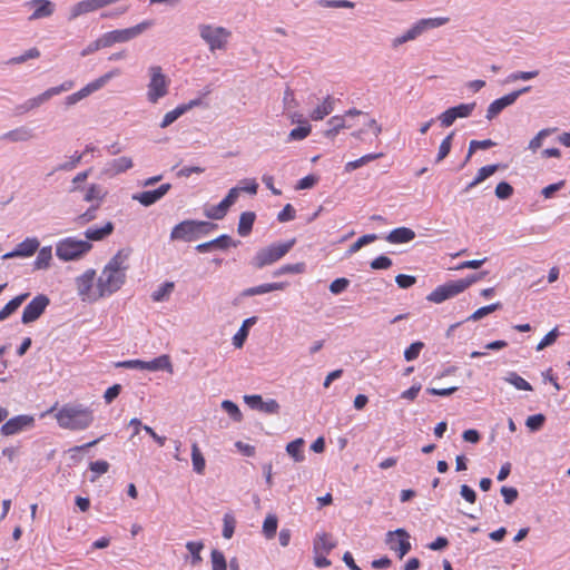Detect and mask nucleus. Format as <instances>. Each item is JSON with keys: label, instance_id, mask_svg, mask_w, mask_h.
I'll return each instance as SVG.
<instances>
[{"label": "nucleus", "instance_id": "f257e3e1", "mask_svg": "<svg viewBox=\"0 0 570 570\" xmlns=\"http://www.w3.org/2000/svg\"><path fill=\"white\" fill-rule=\"evenodd\" d=\"M129 249H119L101 271L98 281V296H110L121 288L129 268Z\"/></svg>", "mask_w": 570, "mask_h": 570}, {"label": "nucleus", "instance_id": "f03ea898", "mask_svg": "<svg viewBox=\"0 0 570 570\" xmlns=\"http://www.w3.org/2000/svg\"><path fill=\"white\" fill-rule=\"evenodd\" d=\"M58 424L63 429L85 430L94 421L92 412L81 405H63L56 414Z\"/></svg>", "mask_w": 570, "mask_h": 570}, {"label": "nucleus", "instance_id": "7ed1b4c3", "mask_svg": "<svg viewBox=\"0 0 570 570\" xmlns=\"http://www.w3.org/2000/svg\"><path fill=\"white\" fill-rule=\"evenodd\" d=\"M199 37L208 46L210 52L225 50L232 32L225 27L200 23L197 27Z\"/></svg>", "mask_w": 570, "mask_h": 570}, {"label": "nucleus", "instance_id": "20e7f679", "mask_svg": "<svg viewBox=\"0 0 570 570\" xmlns=\"http://www.w3.org/2000/svg\"><path fill=\"white\" fill-rule=\"evenodd\" d=\"M294 244L295 239L293 238L285 243L272 244L267 247L261 248L253 257L252 265L259 269L272 265L284 257Z\"/></svg>", "mask_w": 570, "mask_h": 570}, {"label": "nucleus", "instance_id": "39448f33", "mask_svg": "<svg viewBox=\"0 0 570 570\" xmlns=\"http://www.w3.org/2000/svg\"><path fill=\"white\" fill-rule=\"evenodd\" d=\"M91 248L92 245L88 240L68 237L57 244L56 254L63 262L77 261L85 256Z\"/></svg>", "mask_w": 570, "mask_h": 570}, {"label": "nucleus", "instance_id": "423d86ee", "mask_svg": "<svg viewBox=\"0 0 570 570\" xmlns=\"http://www.w3.org/2000/svg\"><path fill=\"white\" fill-rule=\"evenodd\" d=\"M150 81L148 83L147 99L151 104H156L160 98L168 94L169 80L163 73L159 66H151L148 69Z\"/></svg>", "mask_w": 570, "mask_h": 570}, {"label": "nucleus", "instance_id": "0eeeda50", "mask_svg": "<svg viewBox=\"0 0 570 570\" xmlns=\"http://www.w3.org/2000/svg\"><path fill=\"white\" fill-rule=\"evenodd\" d=\"M120 75L119 69H114L109 72H106L101 77L95 79L94 81L87 83L83 88H81L79 91L69 95L66 100L65 105L66 107H71L79 102L80 100L85 99L86 97L90 96L91 94L98 91L102 87H105L109 80Z\"/></svg>", "mask_w": 570, "mask_h": 570}, {"label": "nucleus", "instance_id": "6e6552de", "mask_svg": "<svg viewBox=\"0 0 570 570\" xmlns=\"http://www.w3.org/2000/svg\"><path fill=\"white\" fill-rule=\"evenodd\" d=\"M95 277V269H88L76 278L77 292L82 301L95 302L102 297L98 296V285L94 288Z\"/></svg>", "mask_w": 570, "mask_h": 570}, {"label": "nucleus", "instance_id": "1a4fd4ad", "mask_svg": "<svg viewBox=\"0 0 570 570\" xmlns=\"http://www.w3.org/2000/svg\"><path fill=\"white\" fill-rule=\"evenodd\" d=\"M49 304L50 299L47 295L38 294L24 306L21 322L23 324H29L37 321L43 314Z\"/></svg>", "mask_w": 570, "mask_h": 570}, {"label": "nucleus", "instance_id": "9d476101", "mask_svg": "<svg viewBox=\"0 0 570 570\" xmlns=\"http://www.w3.org/2000/svg\"><path fill=\"white\" fill-rule=\"evenodd\" d=\"M409 533L404 529H396L386 533V544L389 548L399 553L402 559L410 550L411 542L409 541Z\"/></svg>", "mask_w": 570, "mask_h": 570}, {"label": "nucleus", "instance_id": "9b49d317", "mask_svg": "<svg viewBox=\"0 0 570 570\" xmlns=\"http://www.w3.org/2000/svg\"><path fill=\"white\" fill-rule=\"evenodd\" d=\"M154 21L153 20H144L140 23L125 28V29H116L112 31H109V35H111V38L116 43H124L128 42L138 36H140L144 31L153 27Z\"/></svg>", "mask_w": 570, "mask_h": 570}, {"label": "nucleus", "instance_id": "f8f14e48", "mask_svg": "<svg viewBox=\"0 0 570 570\" xmlns=\"http://www.w3.org/2000/svg\"><path fill=\"white\" fill-rule=\"evenodd\" d=\"M171 240L194 242L198 239L196 220L186 219L177 224L170 233Z\"/></svg>", "mask_w": 570, "mask_h": 570}, {"label": "nucleus", "instance_id": "ddd939ff", "mask_svg": "<svg viewBox=\"0 0 570 570\" xmlns=\"http://www.w3.org/2000/svg\"><path fill=\"white\" fill-rule=\"evenodd\" d=\"M462 288L460 286L459 281L449 282L441 286H438L433 292H431L426 299L436 304H440L460 293H462Z\"/></svg>", "mask_w": 570, "mask_h": 570}, {"label": "nucleus", "instance_id": "4468645a", "mask_svg": "<svg viewBox=\"0 0 570 570\" xmlns=\"http://www.w3.org/2000/svg\"><path fill=\"white\" fill-rule=\"evenodd\" d=\"M238 244V240H234L230 236L224 234L209 242L198 244L195 249L198 253H208L215 249L226 250L229 247H237Z\"/></svg>", "mask_w": 570, "mask_h": 570}, {"label": "nucleus", "instance_id": "2eb2a0df", "mask_svg": "<svg viewBox=\"0 0 570 570\" xmlns=\"http://www.w3.org/2000/svg\"><path fill=\"white\" fill-rule=\"evenodd\" d=\"M170 184H163L157 189L134 194L132 199L137 200L142 206L148 207L160 200L170 190Z\"/></svg>", "mask_w": 570, "mask_h": 570}, {"label": "nucleus", "instance_id": "dca6fc26", "mask_svg": "<svg viewBox=\"0 0 570 570\" xmlns=\"http://www.w3.org/2000/svg\"><path fill=\"white\" fill-rule=\"evenodd\" d=\"M35 422V419L30 415H17L10 420H8L1 426V433L3 435H13L22 431L23 429L31 426Z\"/></svg>", "mask_w": 570, "mask_h": 570}, {"label": "nucleus", "instance_id": "f3484780", "mask_svg": "<svg viewBox=\"0 0 570 570\" xmlns=\"http://www.w3.org/2000/svg\"><path fill=\"white\" fill-rule=\"evenodd\" d=\"M39 240L37 238H26L19 243L12 252L6 253L2 259H9L13 257H30L39 248Z\"/></svg>", "mask_w": 570, "mask_h": 570}, {"label": "nucleus", "instance_id": "a211bd4d", "mask_svg": "<svg viewBox=\"0 0 570 570\" xmlns=\"http://www.w3.org/2000/svg\"><path fill=\"white\" fill-rule=\"evenodd\" d=\"M244 401L249 407L267 414H275L279 410V404L275 400L264 401L261 395H245Z\"/></svg>", "mask_w": 570, "mask_h": 570}, {"label": "nucleus", "instance_id": "6ab92c4d", "mask_svg": "<svg viewBox=\"0 0 570 570\" xmlns=\"http://www.w3.org/2000/svg\"><path fill=\"white\" fill-rule=\"evenodd\" d=\"M28 4L35 8L29 20L48 18L53 14L56 9V4L50 0H31Z\"/></svg>", "mask_w": 570, "mask_h": 570}, {"label": "nucleus", "instance_id": "aec40b11", "mask_svg": "<svg viewBox=\"0 0 570 570\" xmlns=\"http://www.w3.org/2000/svg\"><path fill=\"white\" fill-rule=\"evenodd\" d=\"M50 99H51V96L47 89L42 94H40L36 97L29 98L26 101H23L22 104L18 105L14 109L16 114L17 115L27 114L33 109L39 108L40 106H42Z\"/></svg>", "mask_w": 570, "mask_h": 570}, {"label": "nucleus", "instance_id": "412c9836", "mask_svg": "<svg viewBox=\"0 0 570 570\" xmlns=\"http://www.w3.org/2000/svg\"><path fill=\"white\" fill-rule=\"evenodd\" d=\"M35 138L33 130L27 126H20L1 136L2 140L10 142H24Z\"/></svg>", "mask_w": 570, "mask_h": 570}, {"label": "nucleus", "instance_id": "4be33fe9", "mask_svg": "<svg viewBox=\"0 0 570 570\" xmlns=\"http://www.w3.org/2000/svg\"><path fill=\"white\" fill-rule=\"evenodd\" d=\"M334 106L335 99L332 96L327 95L322 101V104H320L309 112V118L314 121L323 120L334 110Z\"/></svg>", "mask_w": 570, "mask_h": 570}, {"label": "nucleus", "instance_id": "5701e85b", "mask_svg": "<svg viewBox=\"0 0 570 570\" xmlns=\"http://www.w3.org/2000/svg\"><path fill=\"white\" fill-rule=\"evenodd\" d=\"M415 238V233L407 227H397L389 233L385 239L391 244L409 243Z\"/></svg>", "mask_w": 570, "mask_h": 570}, {"label": "nucleus", "instance_id": "b1692460", "mask_svg": "<svg viewBox=\"0 0 570 570\" xmlns=\"http://www.w3.org/2000/svg\"><path fill=\"white\" fill-rule=\"evenodd\" d=\"M514 101L512 100V97L508 94L499 99H495L494 101H492L488 109H487V114H485V118L488 120H492L494 119L504 108L513 105Z\"/></svg>", "mask_w": 570, "mask_h": 570}, {"label": "nucleus", "instance_id": "393cba45", "mask_svg": "<svg viewBox=\"0 0 570 570\" xmlns=\"http://www.w3.org/2000/svg\"><path fill=\"white\" fill-rule=\"evenodd\" d=\"M107 194L108 191L101 185L92 184L87 188L83 196V200L87 203H91V205L99 204L100 206L104 199L106 198Z\"/></svg>", "mask_w": 570, "mask_h": 570}, {"label": "nucleus", "instance_id": "a878e982", "mask_svg": "<svg viewBox=\"0 0 570 570\" xmlns=\"http://www.w3.org/2000/svg\"><path fill=\"white\" fill-rule=\"evenodd\" d=\"M29 297V293H22L11 301H9L1 309H0V322L7 320L10 315H12L21 304Z\"/></svg>", "mask_w": 570, "mask_h": 570}, {"label": "nucleus", "instance_id": "bb28decb", "mask_svg": "<svg viewBox=\"0 0 570 570\" xmlns=\"http://www.w3.org/2000/svg\"><path fill=\"white\" fill-rule=\"evenodd\" d=\"M449 22V18L439 17V18H428L419 20L413 27L417 35H422L424 31L429 29L439 28Z\"/></svg>", "mask_w": 570, "mask_h": 570}, {"label": "nucleus", "instance_id": "cd10ccee", "mask_svg": "<svg viewBox=\"0 0 570 570\" xmlns=\"http://www.w3.org/2000/svg\"><path fill=\"white\" fill-rule=\"evenodd\" d=\"M145 370L148 371H166L168 373H173V364L170 362V357L166 354L160 355L159 357L154 358L153 361L146 362Z\"/></svg>", "mask_w": 570, "mask_h": 570}, {"label": "nucleus", "instance_id": "c85d7f7f", "mask_svg": "<svg viewBox=\"0 0 570 570\" xmlns=\"http://www.w3.org/2000/svg\"><path fill=\"white\" fill-rule=\"evenodd\" d=\"M286 286L285 283H268V284H262L258 286L246 288L243 293L244 296H255V295H262L265 293L274 292V291H282Z\"/></svg>", "mask_w": 570, "mask_h": 570}, {"label": "nucleus", "instance_id": "c756f323", "mask_svg": "<svg viewBox=\"0 0 570 570\" xmlns=\"http://www.w3.org/2000/svg\"><path fill=\"white\" fill-rule=\"evenodd\" d=\"M114 224L111 222H107L102 227L88 228L85 232V236L88 240H102L114 232Z\"/></svg>", "mask_w": 570, "mask_h": 570}, {"label": "nucleus", "instance_id": "7c9ffc66", "mask_svg": "<svg viewBox=\"0 0 570 570\" xmlns=\"http://www.w3.org/2000/svg\"><path fill=\"white\" fill-rule=\"evenodd\" d=\"M106 173L110 175H118L132 167V160L129 157H119L108 163Z\"/></svg>", "mask_w": 570, "mask_h": 570}, {"label": "nucleus", "instance_id": "2f4dec72", "mask_svg": "<svg viewBox=\"0 0 570 570\" xmlns=\"http://www.w3.org/2000/svg\"><path fill=\"white\" fill-rule=\"evenodd\" d=\"M256 215L254 212H244L240 214L237 232L240 236H247L252 229L255 222Z\"/></svg>", "mask_w": 570, "mask_h": 570}, {"label": "nucleus", "instance_id": "473e14b6", "mask_svg": "<svg viewBox=\"0 0 570 570\" xmlns=\"http://www.w3.org/2000/svg\"><path fill=\"white\" fill-rule=\"evenodd\" d=\"M255 323H256V317H254V316L249 317V318H246L243 322L240 328L238 330V332L233 337V344H234L235 347L240 348L244 345V343H245V341H246V338L248 336V330Z\"/></svg>", "mask_w": 570, "mask_h": 570}, {"label": "nucleus", "instance_id": "72a5a7b5", "mask_svg": "<svg viewBox=\"0 0 570 570\" xmlns=\"http://www.w3.org/2000/svg\"><path fill=\"white\" fill-rule=\"evenodd\" d=\"M327 125L330 128L324 131V136L330 139H333L341 129L348 127L343 116H333Z\"/></svg>", "mask_w": 570, "mask_h": 570}, {"label": "nucleus", "instance_id": "f704fd0d", "mask_svg": "<svg viewBox=\"0 0 570 570\" xmlns=\"http://www.w3.org/2000/svg\"><path fill=\"white\" fill-rule=\"evenodd\" d=\"M303 445L304 440L301 438L289 442L286 445V452L294 459L295 462H303L305 460Z\"/></svg>", "mask_w": 570, "mask_h": 570}, {"label": "nucleus", "instance_id": "c9c22d12", "mask_svg": "<svg viewBox=\"0 0 570 570\" xmlns=\"http://www.w3.org/2000/svg\"><path fill=\"white\" fill-rule=\"evenodd\" d=\"M228 209H229V206L224 200H222L216 206H212V207L205 208L204 209V215L208 219L219 220V219H223L226 216Z\"/></svg>", "mask_w": 570, "mask_h": 570}, {"label": "nucleus", "instance_id": "e433bc0d", "mask_svg": "<svg viewBox=\"0 0 570 570\" xmlns=\"http://www.w3.org/2000/svg\"><path fill=\"white\" fill-rule=\"evenodd\" d=\"M52 258V249L50 246L42 247L33 263L35 269H47Z\"/></svg>", "mask_w": 570, "mask_h": 570}, {"label": "nucleus", "instance_id": "4c0bfd02", "mask_svg": "<svg viewBox=\"0 0 570 570\" xmlns=\"http://www.w3.org/2000/svg\"><path fill=\"white\" fill-rule=\"evenodd\" d=\"M334 548L335 543L331 541L327 533L317 534L316 539L314 540V551L316 553H328Z\"/></svg>", "mask_w": 570, "mask_h": 570}, {"label": "nucleus", "instance_id": "58836bf2", "mask_svg": "<svg viewBox=\"0 0 570 570\" xmlns=\"http://www.w3.org/2000/svg\"><path fill=\"white\" fill-rule=\"evenodd\" d=\"M191 462L194 471L198 474H203L205 471L206 462L197 443H193L191 445Z\"/></svg>", "mask_w": 570, "mask_h": 570}, {"label": "nucleus", "instance_id": "ea45409f", "mask_svg": "<svg viewBox=\"0 0 570 570\" xmlns=\"http://www.w3.org/2000/svg\"><path fill=\"white\" fill-rule=\"evenodd\" d=\"M382 156H383L382 153L364 155V156H362L361 158H358L356 160L348 161L345 165V170L347 173H351V171H353V170H355V169H357V168L368 164L372 160L381 158Z\"/></svg>", "mask_w": 570, "mask_h": 570}, {"label": "nucleus", "instance_id": "a19ab883", "mask_svg": "<svg viewBox=\"0 0 570 570\" xmlns=\"http://www.w3.org/2000/svg\"><path fill=\"white\" fill-rule=\"evenodd\" d=\"M557 129L556 128H544V129H541L530 141H529V146L528 148L531 150V151H537L539 148H541L542 144H543V140L544 138H547L548 136H550L552 132H554Z\"/></svg>", "mask_w": 570, "mask_h": 570}, {"label": "nucleus", "instance_id": "79ce46f5", "mask_svg": "<svg viewBox=\"0 0 570 570\" xmlns=\"http://www.w3.org/2000/svg\"><path fill=\"white\" fill-rule=\"evenodd\" d=\"M312 127L306 121L303 126L292 129L287 136L286 141H299L305 139L311 134Z\"/></svg>", "mask_w": 570, "mask_h": 570}, {"label": "nucleus", "instance_id": "37998d69", "mask_svg": "<svg viewBox=\"0 0 570 570\" xmlns=\"http://www.w3.org/2000/svg\"><path fill=\"white\" fill-rule=\"evenodd\" d=\"M455 132H450L440 144L439 151L435 158V163H441L451 151L452 140Z\"/></svg>", "mask_w": 570, "mask_h": 570}, {"label": "nucleus", "instance_id": "c03bdc74", "mask_svg": "<svg viewBox=\"0 0 570 570\" xmlns=\"http://www.w3.org/2000/svg\"><path fill=\"white\" fill-rule=\"evenodd\" d=\"M174 283L166 282L161 286H159L156 291L153 292L151 298L155 302H163L169 297L171 292L174 291Z\"/></svg>", "mask_w": 570, "mask_h": 570}, {"label": "nucleus", "instance_id": "a18cd8bd", "mask_svg": "<svg viewBox=\"0 0 570 570\" xmlns=\"http://www.w3.org/2000/svg\"><path fill=\"white\" fill-rule=\"evenodd\" d=\"M501 303L497 302L483 307L478 308L473 314H471L466 321H479L483 318L484 316L495 312L497 309L501 308Z\"/></svg>", "mask_w": 570, "mask_h": 570}, {"label": "nucleus", "instance_id": "49530a36", "mask_svg": "<svg viewBox=\"0 0 570 570\" xmlns=\"http://www.w3.org/2000/svg\"><path fill=\"white\" fill-rule=\"evenodd\" d=\"M505 381L513 385L517 390L532 391L531 384L515 372H510L505 377Z\"/></svg>", "mask_w": 570, "mask_h": 570}, {"label": "nucleus", "instance_id": "de8ad7c7", "mask_svg": "<svg viewBox=\"0 0 570 570\" xmlns=\"http://www.w3.org/2000/svg\"><path fill=\"white\" fill-rule=\"evenodd\" d=\"M99 204H92L85 213L78 215L75 218V223L77 225H86L91 220L96 219L97 210L99 209Z\"/></svg>", "mask_w": 570, "mask_h": 570}, {"label": "nucleus", "instance_id": "09e8293b", "mask_svg": "<svg viewBox=\"0 0 570 570\" xmlns=\"http://www.w3.org/2000/svg\"><path fill=\"white\" fill-rule=\"evenodd\" d=\"M377 239L376 234H366L360 237L355 243H353L347 249V254L352 255L358 252L363 246L373 243Z\"/></svg>", "mask_w": 570, "mask_h": 570}, {"label": "nucleus", "instance_id": "8fccbe9b", "mask_svg": "<svg viewBox=\"0 0 570 570\" xmlns=\"http://www.w3.org/2000/svg\"><path fill=\"white\" fill-rule=\"evenodd\" d=\"M236 520L232 513H225L223 518V537L230 539L235 532Z\"/></svg>", "mask_w": 570, "mask_h": 570}, {"label": "nucleus", "instance_id": "3c124183", "mask_svg": "<svg viewBox=\"0 0 570 570\" xmlns=\"http://www.w3.org/2000/svg\"><path fill=\"white\" fill-rule=\"evenodd\" d=\"M109 466H110L109 463L104 460L90 462L89 469L91 472L95 473V475L90 478V481L95 482L99 475L107 473L109 470Z\"/></svg>", "mask_w": 570, "mask_h": 570}, {"label": "nucleus", "instance_id": "603ef678", "mask_svg": "<svg viewBox=\"0 0 570 570\" xmlns=\"http://www.w3.org/2000/svg\"><path fill=\"white\" fill-rule=\"evenodd\" d=\"M185 112H186V108H179V107H176L174 110L168 111L167 114H165V116L160 122V128H166V127L170 126L174 121H176Z\"/></svg>", "mask_w": 570, "mask_h": 570}, {"label": "nucleus", "instance_id": "864d4df0", "mask_svg": "<svg viewBox=\"0 0 570 570\" xmlns=\"http://www.w3.org/2000/svg\"><path fill=\"white\" fill-rule=\"evenodd\" d=\"M40 57V51L37 48H31L27 50L24 53L18 57L11 58L8 63L9 65H20L26 62L29 59H36Z\"/></svg>", "mask_w": 570, "mask_h": 570}, {"label": "nucleus", "instance_id": "5fc2aeb1", "mask_svg": "<svg viewBox=\"0 0 570 570\" xmlns=\"http://www.w3.org/2000/svg\"><path fill=\"white\" fill-rule=\"evenodd\" d=\"M475 106V102L460 104L458 106L452 107V110L454 111L456 119L468 118L472 115Z\"/></svg>", "mask_w": 570, "mask_h": 570}, {"label": "nucleus", "instance_id": "6e6d98bb", "mask_svg": "<svg viewBox=\"0 0 570 570\" xmlns=\"http://www.w3.org/2000/svg\"><path fill=\"white\" fill-rule=\"evenodd\" d=\"M304 271V263L287 264L273 273L275 277L284 274H299Z\"/></svg>", "mask_w": 570, "mask_h": 570}, {"label": "nucleus", "instance_id": "4d7b16f0", "mask_svg": "<svg viewBox=\"0 0 570 570\" xmlns=\"http://www.w3.org/2000/svg\"><path fill=\"white\" fill-rule=\"evenodd\" d=\"M318 4L323 8L353 9L355 7V3L348 0H320Z\"/></svg>", "mask_w": 570, "mask_h": 570}, {"label": "nucleus", "instance_id": "13d9d810", "mask_svg": "<svg viewBox=\"0 0 570 570\" xmlns=\"http://www.w3.org/2000/svg\"><path fill=\"white\" fill-rule=\"evenodd\" d=\"M277 530V518L275 515H267L263 523V531L266 538L271 539L275 535Z\"/></svg>", "mask_w": 570, "mask_h": 570}, {"label": "nucleus", "instance_id": "bf43d9fd", "mask_svg": "<svg viewBox=\"0 0 570 570\" xmlns=\"http://www.w3.org/2000/svg\"><path fill=\"white\" fill-rule=\"evenodd\" d=\"M424 347V344L422 342H414L412 343L405 351H404V358L407 362L414 361L419 357L420 352Z\"/></svg>", "mask_w": 570, "mask_h": 570}, {"label": "nucleus", "instance_id": "052dcab7", "mask_svg": "<svg viewBox=\"0 0 570 570\" xmlns=\"http://www.w3.org/2000/svg\"><path fill=\"white\" fill-rule=\"evenodd\" d=\"M499 169V165H488L478 170V174L474 178V184H481L488 177L493 175Z\"/></svg>", "mask_w": 570, "mask_h": 570}, {"label": "nucleus", "instance_id": "680f3d73", "mask_svg": "<svg viewBox=\"0 0 570 570\" xmlns=\"http://www.w3.org/2000/svg\"><path fill=\"white\" fill-rule=\"evenodd\" d=\"M546 422V416L541 413L528 416L525 421L527 428L531 431H539Z\"/></svg>", "mask_w": 570, "mask_h": 570}, {"label": "nucleus", "instance_id": "e2e57ef3", "mask_svg": "<svg viewBox=\"0 0 570 570\" xmlns=\"http://www.w3.org/2000/svg\"><path fill=\"white\" fill-rule=\"evenodd\" d=\"M222 407L224 409V411L235 421H240L242 419V413L238 409V406L229 401V400H225L222 402Z\"/></svg>", "mask_w": 570, "mask_h": 570}, {"label": "nucleus", "instance_id": "0e129e2a", "mask_svg": "<svg viewBox=\"0 0 570 570\" xmlns=\"http://www.w3.org/2000/svg\"><path fill=\"white\" fill-rule=\"evenodd\" d=\"M212 564H213V570H226L227 562H226L224 553L218 550H213L212 551Z\"/></svg>", "mask_w": 570, "mask_h": 570}, {"label": "nucleus", "instance_id": "69168bd1", "mask_svg": "<svg viewBox=\"0 0 570 570\" xmlns=\"http://www.w3.org/2000/svg\"><path fill=\"white\" fill-rule=\"evenodd\" d=\"M559 336V331L557 327L551 330L549 333L546 334V336L540 341V343L537 345V351H542L546 347L552 345Z\"/></svg>", "mask_w": 570, "mask_h": 570}, {"label": "nucleus", "instance_id": "338daca9", "mask_svg": "<svg viewBox=\"0 0 570 570\" xmlns=\"http://www.w3.org/2000/svg\"><path fill=\"white\" fill-rule=\"evenodd\" d=\"M512 194L513 187L507 181H501L495 187V196L499 199H508L512 196Z\"/></svg>", "mask_w": 570, "mask_h": 570}, {"label": "nucleus", "instance_id": "774afa93", "mask_svg": "<svg viewBox=\"0 0 570 570\" xmlns=\"http://www.w3.org/2000/svg\"><path fill=\"white\" fill-rule=\"evenodd\" d=\"M350 285V281L345 277L336 278L330 284V292L334 295L343 293Z\"/></svg>", "mask_w": 570, "mask_h": 570}]
</instances>
